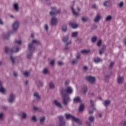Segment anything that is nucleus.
Masks as SVG:
<instances>
[{"label": "nucleus", "instance_id": "40", "mask_svg": "<svg viewBox=\"0 0 126 126\" xmlns=\"http://www.w3.org/2000/svg\"><path fill=\"white\" fill-rule=\"evenodd\" d=\"M114 64H115V63L113 62H111L109 66V68H111V69L113 68V66H114Z\"/></svg>", "mask_w": 126, "mask_h": 126}, {"label": "nucleus", "instance_id": "34", "mask_svg": "<svg viewBox=\"0 0 126 126\" xmlns=\"http://www.w3.org/2000/svg\"><path fill=\"white\" fill-rule=\"evenodd\" d=\"M0 93H5V89L3 87V86H2L0 87Z\"/></svg>", "mask_w": 126, "mask_h": 126}, {"label": "nucleus", "instance_id": "57", "mask_svg": "<svg viewBox=\"0 0 126 126\" xmlns=\"http://www.w3.org/2000/svg\"><path fill=\"white\" fill-rule=\"evenodd\" d=\"M69 84V80H67L65 82V85H68Z\"/></svg>", "mask_w": 126, "mask_h": 126}, {"label": "nucleus", "instance_id": "31", "mask_svg": "<svg viewBox=\"0 0 126 126\" xmlns=\"http://www.w3.org/2000/svg\"><path fill=\"white\" fill-rule=\"evenodd\" d=\"M78 35V32H73L72 33V37H73V38H76V37H77Z\"/></svg>", "mask_w": 126, "mask_h": 126}, {"label": "nucleus", "instance_id": "4", "mask_svg": "<svg viewBox=\"0 0 126 126\" xmlns=\"http://www.w3.org/2000/svg\"><path fill=\"white\" fill-rule=\"evenodd\" d=\"M86 80H87V81L90 82L91 84H94V83H95V81H96V79L95 78V77L92 76H86Z\"/></svg>", "mask_w": 126, "mask_h": 126}, {"label": "nucleus", "instance_id": "32", "mask_svg": "<svg viewBox=\"0 0 126 126\" xmlns=\"http://www.w3.org/2000/svg\"><path fill=\"white\" fill-rule=\"evenodd\" d=\"M22 115L21 116V118L25 120L27 117V114H26L25 112H22Z\"/></svg>", "mask_w": 126, "mask_h": 126}, {"label": "nucleus", "instance_id": "30", "mask_svg": "<svg viewBox=\"0 0 126 126\" xmlns=\"http://www.w3.org/2000/svg\"><path fill=\"white\" fill-rule=\"evenodd\" d=\"M71 9L72 10V12L74 14V15H76V16H77V15H78V13L76 12L75 10H74V9L73 8V6H71Z\"/></svg>", "mask_w": 126, "mask_h": 126}, {"label": "nucleus", "instance_id": "33", "mask_svg": "<svg viewBox=\"0 0 126 126\" xmlns=\"http://www.w3.org/2000/svg\"><path fill=\"white\" fill-rule=\"evenodd\" d=\"M49 86L50 89H54L55 88V84L51 82L50 83Z\"/></svg>", "mask_w": 126, "mask_h": 126}, {"label": "nucleus", "instance_id": "24", "mask_svg": "<svg viewBox=\"0 0 126 126\" xmlns=\"http://www.w3.org/2000/svg\"><path fill=\"white\" fill-rule=\"evenodd\" d=\"M13 7L14 10L16 11H18V10H19V7H18V3H14L13 5Z\"/></svg>", "mask_w": 126, "mask_h": 126}, {"label": "nucleus", "instance_id": "14", "mask_svg": "<svg viewBox=\"0 0 126 126\" xmlns=\"http://www.w3.org/2000/svg\"><path fill=\"white\" fill-rule=\"evenodd\" d=\"M10 60L12 64H15V62H16V60H17V57H13L11 55L10 57Z\"/></svg>", "mask_w": 126, "mask_h": 126}, {"label": "nucleus", "instance_id": "48", "mask_svg": "<svg viewBox=\"0 0 126 126\" xmlns=\"http://www.w3.org/2000/svg\"><path fill=\"white\" fill-rule=\"evenodd\" d=\"M82 54H87V53H89V51L88 50H82L81 51Z\"/></svg>", "mask_w": 126, "mask_h": 126}, {"label": "nucleus", "instance_id": "38", "mask_svg": "<svg viewBox=\"0 0 126 126\" xmlns=\"http://www.w3.org/2000/svg\"><path fill=\"white\" fill-rule=\"evenodd\" d=\"M96 40H97V37L96 36H94L92 38V42L93 43H95Z\"/></svg>", "mask_w": 126, "mask_h": 126}, {"label": "nucleus", "instance_id": "46", "mask_svg": "<svg viewBox=\"0 0 126 126\" xmlns=\"http://www.w3.org/2000/svg\"><path fill=\"white\" fill-rule=\"evenodd\" d=\"M89 120L90 122H91L92 123H93V122H94V117H90L89 118Z\"/></svg>", "mask_w": 126, "mask_h": 126}, {"label": "nucleus", "instance_id": "41", "mask_svg": "<svg viewBox=\"0 0 126 126\" xmlns=\"http://www.w3.org/2000/svg\"><path fill=\"white\" fill-rule=\"evenodd\" d=\"M78 61L77 60H73L72 61V64H77Z\"/></svg>", "mask_w": 126, "mask_h": 126}, {"label": "nucleus", "instance_id": "3", "mask_svg": "<svg viewBox=\"0 0 126 126\" xmlns=\"http://www.w3.org/2000/svg\"><path fill=\"white\" fill-rule=\"evenodd\" d=\"M61 12L60 9H57V8L55 7H51V11L50 12V15L51 16H54V15H57V14H59Z\"/></svg>", "mask_w": 126, "mask_h": 126}, {"label": "nucleus", "instance_id": "60", "mask_svg": "<svg viewBox=\"0 0 126 126\" xmlns=\"http://www.w3.org/2000/svg\"><path fill=\"white\" fill-rule=\"evenodd\" d=\"M34 111H38V107L34 106L33 108Z\"/></svg>", "mask_w": 126, "mask_h": 126}, {"label": "nucleus", "instance_id": "1", "mask_svg": "<svg viewBox=\"0 0 126 126\" xmlns=\"http://www.w3.org/2000/svg\"><path fill=\"white\" fill-rule=\"evenodd\" d=\"M60 93L62 96L63 104L64 106L67 105L69 102H70V97L69 95L72 94L73 90L72 87H68L66 89L62 88L60 90Z\"/></svg>", "mask_w": 126, "mask_h": 126}, {"label": "nucleus", "instance_id": "15", "mask_svg": "<svg viewBox=\"0 0 126 126\" xmlns=\"http://www.w3.org/2000/svg\"><path fill=\"white\" fill-rule=\"evenodd\" d=\"M33 96L35 97V98H36V99L38 102H39V101H40V100L41 99V96H40V95H39V93H38L37 92L34 93L33 94Z\"/></svg>", "mask_w": 126, "mask_h": 126}, {"label": "nucleus", "instance_id": "8", "mask_svg": "<svg viewBox=\"0 0 126 126\" xmlns=\"http://www.w3.org/2000/svg\"><path fill=\"white\" fill-rule=\"evenodd\" d=\"M14 100H15V95L13 93L10 94L9 97V103H13L14 102Z\"/></svg>", "mask_w": 126, "mask_h": 126}, {"label": "nucleus", "instance_id": "17", "mask_svg": "<svg viewBox=\"0 0 126 126\" xmlns=\"http://www.w3.org/2000/svg\"><path fill=\"white\" fill-rule=\"evenodd\" d=\"M124 77L119 76L117 79V82L118 83L122 84L123 83V82H124Z\"/></svg>", "mask_w": 126, "mask_h": 126}, {"label": "nucleus", "instance_id": "25", "mask_svg": "<svg viewBox=\"0 0 126 126\" xmlns=\"http://www.w3.org/2000/svg\"><path fill=\"white\" fill-rule=\"evenodd\" d=\"M10 36V33H4L2 36V38L3 39H8Z\"/></svg>", "mask_w": 126, "mask_h": 126}, {"label": "nucleus", "instance_id": "47", "mask_svg": "<svg viewBox=\"0 0 126 126\" xmlns=\"http://www.w3.org/2000/svg\"><path fill=\"white\" fill-rule=\"evenodd\" d=\"M118 6H119V7H123L124 6V1H121L119 4H118Z\"/></svg>", "mask_w": 126, "mask_h": 126}, {"label": "nucleus", "instance_id": "16", "mask_svg": "<svg viewBox=\"0 0 126 126\" xmlns=\"http://www.w3.org/2000/svg\"><path fill=\"white\" fill-rule=\"evenodd\" d=\"M18 52H19V47H15L11 49V53H18Z\"/></svg>", "mask_w": 126, "mask_h": 126}, {"label": "nucleus", "instance_id": "29", "mask_svg": "<svg viewBox=\"0 0 126 126\" xmlns=\"http://www.w3.org/2000/svg\"><path fill=\"white\" fill-rule=\"evenodd\" d=\"M74 103L80 102V98L79 97H76L73 99Z\"/></svg>", "mask_w": 126, "mask_h": 126}, {"label": "nucleus", "instance_id": "37", "mask_svg": "<svg viewBox=\"0 0 126 126\" xmlns=\"http://www.w3.org/2000/svg\"><path fill=\"white\" fill-rule=\"evenodd\" d=\"M82 21H83L84 22H86V21H88V20H89V18L88 17H83L82 18Z\"/></svg>", "mask_w": 126, "mask_h": 126}, {"label": "nucleus", "instance_id": "59", "mask_svg": "<svg viewBox=\"0 0 126 126\" xmlns=\"http://www.w3.org/2000/svg\"><path fill=\"white\" fill-rule=\"evenodd\" d=\"M76 59H77L78 60L80 59V55H79V54H78L76 56Z\"/></svg>", "mask_w": 126, "mask_h": 126}, {"label": "nucleus", "instance_id": "63", "mask_svg": "<svg viewBox=\"0 0 126 126\" xmlns=\"http://www.w3.org/2000/svg\"><path fill=\"white\" fill-rule=\"evenodd\" d=\"M92 8H96V4H94L92 6Z\"/></svg>", "mask_w": 126, "mask_h": 126}, {"label": "nucleus", "instance_id": "35", "mask_svg": "<svg viewBox=\"0 0 126 126\" xmlns=\"http://www.w3.org/2000/svg\"><path fill=\"white\" fill-rule=\"evenodd\" d=\"M112 17L111 15L108 16L105 19L106 21H111L112 19Z\"/></svg>", "mask_w": 126, "mask_h": 126}, {"label": "nucleus", "instance_id": "9", "mask_svg": "<svg viewBox=\"0 0 126 126\" xmlns=\"http://www.w3.org/2000/svg\"><path fill=\"white\" fill-rule=\"evenodd\" d=\"M28 48H29V50L30 51V52H32V53H33V52H34V51H35V49L34 44L32 43L29 44Z\"/></svg>", "mask_w": 126, "mask_h": 126}, {"label": "nucleus", "instance_id": "39", "mask_svg": "<svg viewBox=\"0 0 126 126\" xmlns=\"http://www.w3.org/2000/svg\"><path fill=\"white\" fill-rule=\"evenodd\" d=\"M46 120V118L45 117H41L40 119V123H44L45 121Z\"/></svg>", "mask_w": 126, "mask_h": 126}, {"label": "nucleus", "instance_id": "64", "mask_svg": "<svg viewBox=\"0 0 126 126\" xmlns=\"http://www.w3.org/2000/svg\"><path fill=\"white\" fill-rule=\"evenodd\" d=\"M124 43L125 46H126V37H125V38L124 40Z\"/></svg>", "mask_w": 126, "mask_h": 126}, {"label": "nucleus", "instance_id": "12", "mask_svg": "<svg viewBox=\"0 0 126 126\" xmlns=\"http://www.w3.org/2000/svg\"><path fill=\"white\" fill-rule=\"evenodd\" d=\"M101 18H102V16H101V15H100V14H97L96 15L94 19V22L97 23L98 21H100V19H101Z\"/></svg>", "mask_w": 126, "mask_h": 126}, {"label": "nucleus", "instance_id": "54", "mask_svg": "<svg viewBox=\"0 0 126 126\" xmlns=\"http://www.w3.org/2000/svg\"><path fill=\"white\" fill-rule=\"evenodd\" d=\"M15 43L18 44V45H21V41L20 40H16Z\"/></svg>", "mask_w": 126, "mask_h": 126}, {"label": "nucleus", "instance_id": "11", "mask_svg": "<svg viewBox=\"0 0 126 126\" xmlns=\"http://www.w3.org/2000/svg\"><path fill=\"white\" fill-rule=\"evenodd\" d=\"M53 103L54 105H55V106L58 107V108H60L61 109L63 108V105H62V103H60L58 100H54L53 101Z\"/></svg>", "mask_w": 126, "mask_h": 126}, {"label": "nucleus", "instance_id": "44", "mask_svg": "<svg viewBox=\"0 0 126 126\" xmlns=\"http://www.w3.org/2000/svg\"><path fill=\"white\" fill-rule=\"evenodd\" d=\"M3 117H4V114L2 112L0 113V120H2Z\"/></svg>", "mask_w": 126, "mask_h": 126}, {"label": "nucleus", "instance_id": "50", "mask_svg": "<svg viewBox=\"0 0 126 126\" xmlns=\"http://www.w3.org/2000/svg\"><path fill=\"white\" fill-rule=\"evenodd\" d=\"M24 75L25 76H29V72L26 71L24 73H23Z\"/></svg>", "mask_w": 126, "mask_h": 126}, {"label": "nucleus", "instance_id": "43", "mask_svg": "<svg viewBox=\"0 0 126 126\" xmlns=\"http://www.w3.org/2000/svg\"><path fill=\"white\" fill-rule=\"evenodd\" d=\"M27 58L28 60H31V58H32V53L28 54L27 55Z\"/></svg>", "mask_w": 126, "mask_h": 126}, {"label": "nucleus", "instance_id": "26", "mask_svg": "<svg viewBox=\"0 0 126 126\" xmlns=\"http://www.w3.org/2000/svg\"><path fill=\"white\" fill-rule=\"evenodd\" d=\"M62 30L63 32H66L67 31V26H66V25H63L62 26Z\"/></svg>", "mask_w": 126, "mask_h": 126}, {"label": "nucleus", "instance_id": "36", "mask_svg": "<svg viewBox=\"0 0 126 126\" xmlns=\"http://www.w3.org/2000/svg\"><path fill=\"white\" fill-rule=\"evenodd\" d=\"M110 4V0H107L105 1L103 4L104 6H108L109 4Z\"/></svg>", "mask_w": 126, "mask_h": 126}, {"label": "nucleus", "instance_id": "49", "mask_svg": "<svg viewBox=\"0 0 126 126\" xmlns=\"http://www.w3.org/2000/svg\"><path fill=\"white\" fill-rule=\"evenodd\" d=\"M43 73H44V74H47V73H48V69L45 68L43 69Z\"/></svg>", "mask_w": 126, "mask_h": 126}, {"label": "nucleus", "instance_id": "7", "mask_svg": "<svg viewBox=\"0 0 126 126\" xmlns=\"http://www.w3.org/2000/svg\"><path fill=\"white\" fill-rule=\"evenodd\" d=\"M59 120L60 126H65V121H64V119H63V116H59Z\"/></svg>", "mask_w": 126, "mask_h": 126}, {"label": "nucleus", "instance_id": "6", "mask_svg": "<svg viewBox=\"0 0 126 126\" xmlns=\"http://www.w3.org/2000/svg\"><path fill=\"white\" fill-rule=\"evenodd\" d=\"M69 39V37L67 35L63 36L62 38V40L64 43H65L66 46H68V45H70L71 44V41L67 42Z\"/></svg>", "mask_w": 126, "mask_h": 126}, {"label": "nucleus", "instance_id": "20", "mask_svg": "<svg viewBox=\"0 0 126 126\" xmlns=\"http://www.w3.org/2000/svg\"><path fill=\"white\" fill-rule=\"evenodd\" d=\"M84 111V104L81 103L79 108V111L83 112Z\"/></svg>", "mask_w": 126, "mask_h": 126}, {"label": "nucleus", "instance_id": "61", "mask_svg": "<svg viewBox=\"0 0 126 126\" xmlns=\"http://www.w3.org/2000/svg\"><path fill=\"white\" fill-rule=\"evenodd\" d=\"M0 24L1 25H3V22H2V20L0 18Z\"/></svg>", "mask_w": 126, "mask_h": 126}, {"label": "nucleus", "instance_id": "2", "mask_svg": "<svg viewBox=\"0 0 126 126\" xmlns=\"http://www.w3.org/2000/svg\"><path fill=\"white\" fill-rule=\"evenodd\" d=\"M65 116L66 120H69V119H72L73 121L79 125H82V121L78 118H75L74 116L71 115V114H65Z\"/></svg>", "mask_w": 126, "mask_h": 126}, {"label": "nucleus", "instance_id": "55", "mask_svg": "<svg viewBox=\"0 0 126 126\" xmlns=\"http://www.w3.org/2000/svg\"><path fill=\"white\" fill-rule=\"evenodd\" d=\"M50 64L51 65H54V64H55V60H52L50 62Z\"/></svg>", "mask_w": 126, "mask_h": 126}, {"label": "nucleus", "instance_id": "21", "mask_svg": "<svg viewBox=\"0 0 126 126\" xmlns=\"http://www.w3.org/2000/svg\"><path fill=\"white\" fill-rule=\"evenodd\" d=\"M111 104V100H105L103 102V105L105 107H108Z\"/></svg>", "mask_w": 126, "mask_h": 126}, {"label": "nucleus", "instance_id": "58", "mask_svg": "<svg viewBox=\"0 0 126 126\" xmlns=\"http://www.w3.org/2000/svg\"><path fill=\"white\" fill-rule=\"evenodd\" d=\"M2 109L4 111H7V107L6 106H2Z\"/></svg>", "mask_w": 126, "mask_h": 126}, {"label": "nucleus", "instance_id": "10", "mask_svg": "<svg viewBox=\"0 0 126 126\" xmlns=\"http://www.w3.org/2000/svg\"><path fill=\"white\" fill-rule=\"evenodd\" d=\"M58 23V19L56 18H52L51 20V26H56Z\"/></svg>", "mask_w": 126, "mask_h": 126}, {"label": "nucleus", "instance_id": "52", "mask_svg": "<svg viewBox=\"0 0 126 126\" xmlns=\"http://www.w3.org/2000/svg\"><path fill=\"white\" fill-rule=\"evenodd\" d=\"M32 121H33V122H37V118H36V117L33 116L32 118Z\"/></svg>", "mask_w": 126, "mask_h": 126}, {"label": "nucleus", "instance_id": "18", "mask_svg": "<svg viewBox=\"0 0 126 126\" xmlns=\"http://www.w3.org/2000/svg\"><path fill=\"white\" fill-rule=\"evenodd\" d=\"M69 25L72 28H73L74 29H75V28H77L78 27V25L74 23H69Z\"/></svg>", "mask_w": 126, "mask_h": 126}, {"label": "nucleus", "instance_id": "28", "mask_svg": "<svg viewBox=\"0 0 126 126\" xmlns=\"http://www.w3.org/2000/svg\"><path fill=\"white\" fill-rule=\"evenodd\" d=\"M87 86L84 85L82 88L83 94H86V93L87 92Z\"/></svg>", "mask_w": 126, "mask_h": 126}, {"label": "nucleus", "instance_id": "51", "mask_svg": "<svg viewBox=\"0 0 126 126\" xmlns=\"http://www.w3.org/2000/svg\"><path fill=\"white\" fill-rule=\"evenodd\" d=\"M45 31H48L49 30V26H48V25H45L44 27Z\"/></svg>", "mask_w": 126, "mask_h": 126}, {"label": "nucleus", "instance_id": "27", "mask_svg": "<svg viewBox=\"0 0 126 126\" xmlns=\"http://www.w3.org/2000/svg\"><path fill=\"white\" fill-rule=\"evenodd\" d=\"M90 104L91 107L92 108V109H93V110H96V108H95V105L94 104V101H93V100L91 99Z\"/></svg>", "mask_w": 126, "mask_h": 126}, {"label": "nucleus", "instance_id": "56", "mask_svg": "<svg viewBox=\"0 0 126 126\" xmlns=\"http://www.w3.org/2000/svg\"><path fill=\"white\" fill-rule=\"evenodd\" d=\"M13 74L15 77H17V76H18V73H17V72H14Z\"/></svg>", "mask_w": 126, "mask_h": 126}, {"label": "nucleus", "instance_id": "5", "mask_svg": "<svg viewBox=\"0 0 126 126\" xmlns=\"http://www.w3.org/2000/svg\"><path fill=\"white\" fill-rule=\"evenodd\" d=\"M18 27H19V21H16L13 24V32L11 33H12L14 31H17Z\"/></svg>", "mask_w": 126, "mask_h": 126}, {"label": "nucleus", "instance_id": "42", "mask_svg": "<svg viewBox=\"0 0 126 126\" xmlns=\"http://www.w3.org/2000/svg\"><path fill=\"white\" fill-rule=\"evenodd\" d=\"M37 82L38 83V86L39 87L43 86V82H42L41 81H38Z\"/></svg>", "mask_w": 126, "mask_h": 126}, {"label": "nucleus", "instance_id": "45", "mask_svg": "<svg viewBox=\"0 0 126 126\" xmlns=\"http://www.w3.org/2000/svg\"><path fill=\"white\" fill-rule=\"evenodd\" d=\"M102 45V40H99L98 42L97 43V46L98 47H100Z\"/></svg>", "mask_w": 126, "mask_h": 126}, {"label": "nucleus", "instance_id": "62", "mask_svg": "<svg viewBox=\"0 0 126 126\" xmlns=\"http://www.w3.org/2000/svg\"><path fill=\"white\" fill-rule=\"evenodd\" d=\"M84 70H88V67H87V66H85L84 67Z\"/></svg>", "mask_w": 126, "mask_h": 126}, {"label": "nucleus", "instance_id": "19", "mask_svg": "<svg viewBox=\"0 0 126 126\" xmlns=\"http://www.w3.org/2000/svg\"><path fill=\"white\" fill-rule=\"evenodd\" d=\"M32 43L35 44V45H37V46H39V45H41V43H40V41L39 40H37V39H34L32 41Z\"/></svg>", "mask_w": 126, "mask_h": 126}, {"label": "nucleus", "instance_id": "22", "mask_svg": "<svg viewBox=\"0 0 126 126\" xmlns=\"http://www.w3.org/2000/svg\"><path fill=\"white\" fill-rule=\"evenodd\" d=\"M94 62L95 63H99L101 62V59L99 57H96L94 58Z\"/></svg>", "mask_w": 126, "mask_h": 126}, {"label": "nucleus", "instance_id": "53", "mask_svg": "<svg viewBox=\"0 0 126 126\" xmlns=\"http://www.w3.org/2000/svg\"><path fill=\"white\" fill-rule=\"evenodd\" d=\"M63 64V63L62 61L58 62V65H59L60 66H62Z\"/></svg>", "mask_w": 126, "mask_h": 126}, {"label": "nucleus", "instance_id": "13", "mask_svg": "<svg viewBox=\"0 0 126 126\" xmlns=\"http://www.w3.org/2000/svg\"><path fill=\"white\" fill-rule=\"evenodd\" d=\"M107 46L106 45H103L102 47L100 49L99 54V55H103L105 51H106Z\"/></svg>", "mask_w": 126, "mask_h": 126}, {"label": "nucleus", "instance_id": "23", "mask_svg": "<svg viewBox=\"0 0 126 126\" xmlns=\"http://www.w3.org/2000/svg\"><path fill=\"white\" fill-rule=\"evenodd\" d=\"M4 52L5 54H8V53H12L11 52V49H9V47L6 46L4 49Z\"/></svg>", "mask_w": 126, "mask_h": 126}]
</instances>
